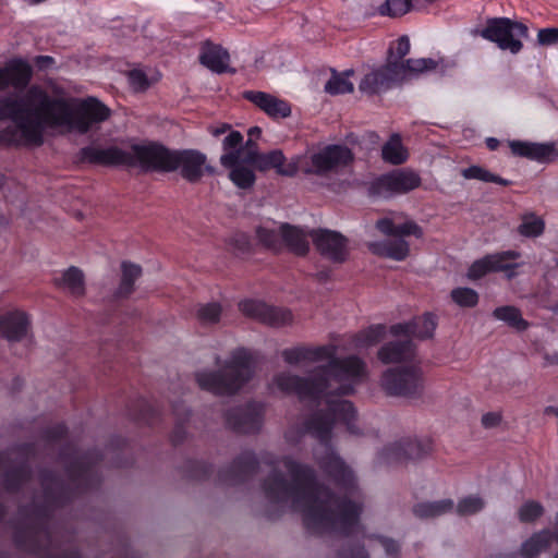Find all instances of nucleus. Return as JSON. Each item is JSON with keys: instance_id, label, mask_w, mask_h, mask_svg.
<instances>
[{"instance_id": "1", "label": "nucleus", "mask_w": 558, "mask_h": 558, "mask_svg": "<svg viewBox=\"0 0 558 558\" xmlns=\"http://www.w3.org/2000/svg\"><path fill=\"white\" fill-rule=\"evenodd\" d=\"M289 365L328 361L310 377L282 372L274 377V386L286 395H295L300 400H317L324 396L330 413H314L305 422V430L325 445V453L317 456L319 468L332 478L337 486L348 492L356 488L352 469L328 446L335 421L343 422L351 434H360L354 424L356 413L352 402L333 400L332 396H345L366 374L365 363L357 356L336 357V347H294L282 351Z\"/></svg>"}, {"instance_id": "2", "label": "nucleus", "mask_w": 558, "mask_h": 558, "mask_svg": "<svg viewBox=\"0 0 558 558\" xmlns=\"http://www.w3.org/2000/svg\"><path fill=\"white\" fill-rule=\"evenodd\" d=\"M262 462L270 468L263 481L265 498L280 508L289 507L303 514L306 529L313 534L349 536L361 527V501L335 496L316 483L315 471L292 457L263 456Z\"/></svg>"}, {"instance_id": "3", "label": "nucleus", "mask_w": 558, "mask_h": 558, "mask_svg": "<svg viewBox=\"0 0 558 558\" xmlns=\"http://www.w3.org/2000/svg\"><path fill=\"white\" fill-rule=\"evenodd\" d=\"M110 109L89 97L74 105L70 99L50 97L39 85H32L21 97L10 94L0 98V121L10 120L1 138L15 145L40 146L46 128H64L85 134L110 117Z\"/></svg>"}, {"instance_id": "4", "label": "nucleus", "mask_w": 558, "mask_h": 558, "mask_svg": "<svg viewBox=\"0 0 558 558\" xmlns=\"http://www.w3.org/2000/svg\"><path fill=\"white\" fill-rule=\"evenodd\" d=\"M146 161V171L172 172L180 171L183 179L190 183L198 182L204 171L213 172L206 165V156L195 149L169 150L157 144H149L148 149L142 151Z\"/></svg>"}, {"instance_id": "5", "label": "nucleus", "mask_w": 558, "mask_h": 558, "mask_svg": "<svg viewBox=\"0 0 558 558\" xmlns=\"http://www.w3.org/2000/svg\"><path fill=\"white\" fill-rule=\"evenodd\" d=\"M253 376V360L243 349L232 353L220 372L196 374L198 386L215 395H233Z\"/></svg>"}, {"instance_id": "6", "label": "nucleus", "mask_w": 558, "mask_h": 558, "mask_svg": "<svg viewBox=\"0 0 558 558\" xmlns=\"http://www.w3.org/2000/svg\"><path fill=\"white\" fill-rule=\"evenodd\" d=\"M380 387L391 397L418 399L425 390V376L420 363L390 367L380 378Z\"/></svg>"}, {"instance_id": "7", "label": "nucleus", "mask_w": 558, "mask_h": 558, "mask_svg": "<svg viewBox=\"0 0 558 558\" xmlns=\"http://www.w3.org/2000/svg\"><path fill=\"white\" fill-rule=\"evenodd\" d=\"M15 543L19 547L38 555L39 558H78L76 551L61 548L56 544L51 532L43 524L19 530L15 534Z\"/></svg>"}, {"instance_id": "8", "label": "nucleus", "mask_w": 558, "mask_h": 558, "mask_svg": "<svg viewBox=\"0 0 558 558\" xmlns=\"http://www.w3.org/2000/svg\"><path fill=\"white\" fill-rule=\"evenodd\" d=\"M148 149V145H132L130 149L124 150L117 146L107 148L88 146L81 149V159L94 165L110 167H140L146 171V159L142 157V151Z\"/></svg>"}, {"instance_id": "9", "label": "nucleus", "mask_w": 558, "mask_h": 558, "mask_svg": "<svg viewBox=\"0 0 558 558\" xmlns=\"http://www.w3.org/2000/svg\"><path fill=\"white\" fill-rule=\"evenodd\" d=\"M353 160L351 149L343 145H327L322 149L305 156L300 161V168L305 174L327 177L338 172Z\"/></svg>"}, {"instance_id": "10", "label": "nucleus", "mask_w": 558, "mask_h": 558, "mask_svg": "<svg viewBox=\"0 0 558 558\" xmlns=\"http://www.w3.org/2000/svg\"><path fill=\"white\" fill-rule=\"evenodd\" d=\"M527 33V27L521 22L508 17H494L487 20L486 26L480 35L496 43L501 50L518 53L523 47L521 38H526Z\"/></svg>"}, {"instance_id": "11", "label": "nucleus", "mask_w": 558, "mask_h": 558, "mask_svg": "<svg viewBox=\"0 0 558 558\" xmlns=\"http://www.w3.org/2000/svg\"><path fill=\"white\" fill-rule=\"evenodd\" d=\"M310 238L316 251L333 264H343L350 255L349 240L338 231L329 229H314Z\"/></svg>"}, {"instance_id": "12", "label": "nucleus", "mask_w": 558, "mask_h": 558, "mask_svg": "<svg viewBox=\"0 0 558 558\" xmlns=\"http://www.w3.org/2000/svg\"><path fill=\"white\" fill-rule=\"evenodd\" d=\"M421 185L420 175L412 170H393L376 179L371 187L372 195L389 197L395 194H404Z\"/></svg>"}, {"instance_id": "13", "label": "nucleus", "mask_w": 558, "mask_h": 558, "mask_svg": "<svg viewBox=\"0 0 558 558\" xmlns=\"http://www.w3.org/2000/svg\"><path fill=\"white\" fill-rule=\"evenodd\" d=\"M392 58L393 50L391 48L388 51L386 64L371 71L361 80L359 84L360 92L375 95L390 88L393 83L401 82L400 74L402 73V68L396 61H392Z\"/></svg>"}, {"instance_id": "14", "label": "nucleus", "mask_w": 558, "mask_h": 558, "mask_svg": "<svg viewBox=\"0 0 558 558\" xmlns=\"http://www.w3.org/2000/svg\"><path fill=\"white\" fill-rule=\"evenodd\" d=\"M264 408L260 403L236 407L226 413V424L238 433H256L263 424Z\"/></svg>"}, {"instance_id": "15", "label": "nucleus", "mask_w": 558, "mask_h": 558, "mask_svg": "<svg viewBox=\"0 0 558 558\" xmlns=\"http://www.w3.org/2000/svg\"><path fill=\"white\" fill-rule=\"evenodd\" d=\"M239 306L244 315L271 327H282L292 323V313L287 308L274 307L253 300L243 301Z\"/></svg>"}, {"instance_id": "16", "label": "nucleus", "mask_w": 558, "mask_h": 558, "mask_svg": "<svg viewBox=\"0 0 558 558\" xmlns=\"http://www.w3.org/2000/svg\"><path fill=\"white\" fill-rule=\"evenodd\" d=\"M33 76L31 64L23 59H12L0 68V90L13 87L22 90L27 87Z\"/></svg>"}, {"instance_id": "17", "label": "nucleus", "mask_w": 558, "mask_h": 558, "mask_svg": "<svg viewBox=\"0 0 558 558\" xmlns=\"http://www.w3.org/2000/svg\"><path fill=\"white\" fill-rule=\"evenodd\" d=\"M376 228L388 236H409L417 239L423 236V229L412 219L401 213H393L376 221Z\"/></svg>"}, {"instance_id": "18", "label": "nucleus", "mask_w": 558, "mask_h": 558, "mask_svg": "<svg viewBox=\"0 0 558 558\" xmlns=\"http://www.w3.org/2000/svg\"><path fill=\"white\" fill-rule=\"evenodd\" d=\"M31 328L28 315L20 310L0 315V335L8 341L19 342L26 338Z\"/></svg>"}, {"instance_id": "19", "label": "nucleus", "mask_w": 558, "mask_h": 558, "mask_svg": "<svg viewBox=\"0 0 558 558\" xmlns=\"http://www.w3.org/2000/svg\"><path fill=\"white\" fill-rule=\"evenodd\" d=\"M509 146L513 155L539 162H549L558 159V149L554 143L512 141L509 143Z\"/></svg>"}, {"instance_id": "20", "label": "nucleus", "mask_w": 558, "mask_h": 558, "mask_svg": "<svg viewBox=\"0 0 558 558\" xmlns=\"http://www.w3.org/2000/svg\"><path fill=\"white\" fill-rule=\"evenodd\" d=\"M243 97L274 119L287 118L291 114L290 105L271 94L246 90L243 93Z\"/></svg>"}, {"instance_id": "21", "label": "nucleus", "mask_w": 558, "mask_h": 558, "mask_svg": "<svg viewBox=\"0 0 558 558\" xmlns=\"http://www.w3.org/2000/svg\"><path fill=\"white\" fill-rule=\"evenodd\" d=\"M229 52L219 45H215L209 40L203 43L199 54V62L210 71L221 74L226 72L234 73L229 68Z\"/></svg>"}, {"instance_id": "22", "label": "nucleus", "mask_w": 558, "mask_h": 558, "mask_svg": "<svg viewBox=\"0 0 558 558\" xmlns=\"http://www.w3.org/2000/svg\"><path fill=\"white\" fill-rule=\"evenodd\" d=\"M257 466L258 461L254 453L245 451L233 461L229 470L222 472L221 481L227 484L240 483L254 474Z\"/></svg>"}, {"instance_id": "23", "label": "nucleus", "mask_w": 558, "mask_h": 558, "mask_svg": "<svg viewBox=\"0 0 558 558\" xmlns=\"http://www.w3.org/2000/svg\"><path fill=\"white\" fill-rule=\"evenodd\" d=\"M255 169L263 172L274 169L280 175L293 177L296 174L299 167L295 162L286 163L282 150L274 149L266 154L259 153Z\"/></svg>"}, {"instance_id": "24", "label": "nucleus", "mask_w": 558, "mask_h": 558, "mask_svg": "<svg viewBox=\"0 0 558 558\" xmlns=\"http://www.w3.org/2000/svg\"><path fill=\"white\" fill-rule=\"evenodd\" d=\"M415 345L411 340L391 341L383 345L378 351V359L385 364L413 361Z\"/></svg>"}, {"instance_id": "25", "label": "nucleus", "mask_w": 558, "mask_h": 558, "mask_svg": "<svg viewBox=\"0 0 558 558\" xmlns=\"http://www.w3.org/2000/svg\"><path fill=\"white\" fill-rule=\"evenodd\" d=\"M282 245L284 244L292 253L303 256L307 254L310 244L307 238L310 232L306 233L304 230L283 223L280 227Z\"/></svg>"}, {"instance_id": "26", "label": "nucleus", "mask_w": 558, "mask_h": 558, "mask_svg": "<svg viewBox=\"0 0 558 558\" xmlns=\"http://www.w3.org/2000/svg\"><path fill=\"white\" fill-rule=\"evenodd\" d=\"M521 254L518 251H504L494 254H488V263L492 272L502 271L508 279L513 278L517 272L515 269L520 267L519 263L514 260L520 258Z\"/></svg>"}, {"instance_id": "27", "label": "nucleus", "mask_w": 558, "mask_h": 558, "mask_svg": "<svg viewBox=\"0 0 558 558\" xmlns=\"http://www.w3.org/2000/svg\"><path fill=\"white\" fill-rule=\"evenodd\" d=\"M396 63L402 68L400 74L401 81L408 80L411 76L424 74L427 72L435 71L444 63L441 58H420V59H407L405 61H396Z\"/></svg>"}, {"instance_id": "28", "label": "nucleus", "mask_w": 558, "mask_h": 558, "mask_svg": "<svg viewBox=\"0 0 558 558\" xmlns=\"http://www.w3.org/2000/svg\"><path fill=\"white\" fill-rule=\"evenodd\" d=\"M56 284L65 290L74 298H82L85 294V278L83 271L71 266L56 280Z\"/></svg>"}, {"instance_id": "29", "label": "nucleus", "mask_w": 558, "mask_h": 558, "mask_svg": "<svg viewBox=\"0 0 558 558\" xmlns=\"http://www.w3.org/2000/svg\"><path fill=\"white\" fill-rule=\"evenodd\" d=\"M555 538V533L548 530H543L534 533L529 539H526L520 549L523 558H536L541 553L546 550Z\"/></svg>"}, {"instance_id": "30", "label": "nucleus", "mask_w": 558, "mask_h": 558, "mask_svg": "<svg viewBox=\"0 0 558 558\" xmlns=\"http://www.w3.org/2000/svg\"><path fill=\"white\" fill-rule=\"evenodd\" d=\"M121 280L116 290L117 298H128L134 291L135 281L142 276V267L131 262L121 263Z\"/></svg>"}, {"instance_id": "31", "label": "nucleus", "mask_w": 558, "mask_h": 558, "mask_svg": "<svg viewBox=\"0 0 558 558\" xmlns=\"http://www.w3.org/2000/svg\"><path fill=\"white\" fill-rule=\"evenodd\" d=\"M429 450V444H423L416 439H405L395 445L392 454L398 460H415L426 456Z\"/></svg>"}, {"instance_id": "32", "label": "nucleus", "mask_w": 558, "mask_h": 558, "mask_svg": "<svg viewBox=\"0 0 558 558\" xmlns=\"http://www.w3.org/2000/svg\"><path fill=\"white\" fill-rule=\"evenodd\" d=\"M452 499H442L438 501H426L416 504L413 507V513L420 519H434L453 510Z\"/></svg>"}, {"instance_id": "33", "label": "nucleus", "mask_w": 558, "mask_h": 558, "mask_svg": "<svg viewBox=\"0 0 558 558\" xmlns=\"http://www.w3.org/2000/svg\"><path fill=\"white\" fill-rule=\"evenodd\" d=\"M259 150H250V148L239 147L234 151H229L220 157V163L225 168H231L235 165L253 166L255 168Z\"/></svg>"}, {"instance_id": "34", "label": "nucleus", "mask_w": 558, "mask_h": 558, "mask_svg": "<svg viewBox=\"0 0 558 558\" xmlns=\"http://www.w3.org/2000/svg\"><path fill=\"white\" fill-rule=\"evenodd\" d=\"M493 316L518 331H523L529 327V323L522 317L521 311L512 305L496 307L493 311Z\"/></svg>"}, {"instance_id": "35", "label": "nucleus", "mask_w": 558, "mask_h": 558, "mask_svg": "<svg viewBox=\"0 0 558 558\" xmlns=\"http://www.w3.org/2000/svg\"><path fill=\"white\" fill-rule=\"evenodd\" d=\"M381 157L391 165H401L408 158V153L402 145L399 134H392L389 141L383 146Z\"/></svg>"}, {"instance_id": "36", "label": "nucleus", "mask_w": 558, "mask_h": 558, "mask_svg": "<svg viewBox=\"0 0 558 558\" xmlns=\"http://www.w3.org/2000/svg\"><path fill=\"white\" fill-rule=\"evenodd\" d=\"M461 175L465 180H478L482 182L496 183V184L504 185V186H508L511 184V181H509L507 179H502L501 177L494 174L490 171H488L487 169H485L481 166H477V165H473V166H470L469 168L462 169Z\"/></svg>"}, {"instance_id": "37", "label": "nucleus", "mask_w": 558, "mask_h": 558, "mask_svg": "<svg viewBox=\"0 0 558 558\" xmlns=\"http://www.w3.org/2000/svg\"><path fill=\"white\" fill-rule=\"evenodd\" d=\"M41 485L47 505H58L63 494V485L60 481L53 474L45 473L41 475Z\"/></svg>"}, {"instance_id": "38", "label": "nucleus", "mask_w": 558, "mask_h": 558, "mask_svg": "<svg viewBox=\"0 0 558 558\" xmlns=\"http://www.w3.org/2000/svg\"><path fill=\"white\" fill-rule=\"evenodd\" d=\"M353 74V70H348L342 74L332 72L331 77L325 85V92L330 95H339L345 93H352L354 87L353 84L348 80V76Z\"/></svg>"}, {"instance_id": "39", "label": "nucleus", "mask_w": 558, "mask_h": 558, "mask_svg": "<svg viewBox=\"0 0 558 558\" xmlns=\"http://www.w3.org/2000/svg\"><path fill=\"white\" fill-rule=\"evenodd\" d=\"M545 222L533 213L522 216V222L518 227V232L525 238H536L543 234Z\"/></svg>"}, {"instance_id": "40", "label": "nucleus", "mask_w": 558, "mask_h": 558, "mask_svg": "<svg viewBox=\"0 0 558 558\" xmlns=\"http://www.w3.org/2000/svg\"><path fill=\"white\" fill-rule=\"evenodd\" d=\"M412 322L413 337L418 339H428L433 337L436 329L435 316L427 313L422 317H416Z\"/></svg>"}, {"instance_id": "41", "label": "nucleus", "mask_w": 558, "mask_h": 558, "mask_svg": "<svg viewBox=\"0 0 558 558\" xmlns=\"http://www.w3.org/2000/svg\"><path fill=\"white\" fill-rule=\"evenodd\" d=\"M385 335V326L376 325L359 332L354 337L356 348L371 347L377 343Z\"/></svg>"}, {"instance_id": "42", "label": "nucleus", "mask_w": 558, "mask_h": 558, "mask_svg": "<svg viewBox=\"0 0 558 558\" xmlns=\"http://www.w3.org/2000/svg\"><path fill=\"white\" fill-rule=\"evenodd\" d=\"M256 236L258 242L268 250L279 252L282 248L281 231L277 232L274 229L258 227L256 229Z\"/></svg>"}, {"instance_id": "43", "label": "nucleus", "mask_w": 558, "mask_h": 558, "mask_svg": "<svg viewBox=\"0 0 558 558\" xmlns=\"http://www.w3.org/2000/svg\"><path fill=\"white\" fill-rule=\"evenodd\" d=\"M230 180L240 189H248L255 182L254 171L245 166L235 165L230 168Z\"/></svg>"}, {"instance_id": "44", "label": "nucleus", "mask_w": 558, "mask_h": 558, "mask_svg": "<svg viewBox=\"0 0 558 558\" xmlns=\"http://www.w3.org/2000/svg\"><path fill=\"white\" fill-rule=\"evenodd\" d=\"M485 507V500L480 496H468L459 500L456 511L459 515H473L482 511Z\"/></svg>"}, {"instance_id": "45", "label": "nucleus", "mask_w": 558, "mask_h": 558, "mask_svg": "<svg viewBox=\"0 0 558 558\" xmlns=\"http://www.w3.org/2000/svg\"><path fill=\"white\" fill-rule=\"evenodd\" d=\"M452 301L460 307H474L478 303V294L466 287L456 288L450 293Z\"/></svg>"}, {"instance_id": "46", "label": "nucleus", "mask_w": 558, "mask_h": 558, "mask_svg": "<svg viewBox=\"0 0 558 558\" xmlns=\"http://www.w3.org/2000/svg\"><path fill=\"white\" fill-rule=\"evenodd\" d=\"M544 511L541 502L527 500L518 509V518L523 523H531L541 518Z\"/></svg>"}, {"instance_id": "47", "label": "nucleus", "mask_w": 558, "mask_h": 558, "mask_svg": "<svg viewBox=\"0 0 558 558\" xmlns=\"http://www.w3.org/2000/svg\"><path fill=\"white\" fill-rule=\"evenodd\" d=\"M412 3H414L413 0H386L380 5L379 12L391 17L401 16L411 10Z\"/></svg>"}, {"instance_id": "48", "label": "nucleus", "mask_w": 558, "mask_h": 558, "mask_svg": "<svg viewBox=\"0 0 558 558\" xmlns=\"http://www.w3.org/2000/svg\"><path fill=\"white\" fill-rule=\"evenodd\" d=\"M221 311L218 303L203 304L197 310V317L203 324H215L219 320Z\"/></svg>"}, {"instance_id": "49", "label": "nucleus", "mask_w": 558, "mask_h": 558, "mask_svg": "<svg viewBox=\"0 0 558 558\" xmlns=\"http://www.w3.org/2000/svg\"><path fill=\"white\" fill-rule=\"evenodd\" d=\"M409 243L403 239L388 241L387 257L395 260H403L409 256Z\"/></svg>"}, {"instance_id": "50", "label": "nucleus", "mask_w": 558, "mask_h": 558, "mask_svg": "<svg viewBox=\"0 0 558 558\" xmlns=\"http://www.w3.org/2000/svg\"><path fill=\"white\" fill-rule=\"evenodd\" d=\"M489 272H492V271H490V267H489V263H488V257L486 255L483 258L475 260L470 266L466 276L471 280H476V279L484 277L485 275H487Z\"/></svg>"}, {"instance_id": "51", "label": "nucleus", "mask_w": 558, "mask_h": 558, "mask_svg": "<svg viewBox=\"0 0 558 558\" xmlns=\"http://www.w3.org/2000/svg\"><path fill=\"white\" fill-rule=\"evenodd\" d=\"M129 84L134 92H144L149 87L147 75L141 70H132L128 74Z\"/></svg>"}, {"instance_id": "52", "label": "nucleus", "mask_w": 558, "mask_h": 558, "mask_svg": "<svg viewBox=\"0 0 558 558\" xmlns=\"http://www.w3.org/2000/svg\"><path fill=\"white\" fill-rule=\"evenodd\" d=\"M410 38L408 35L399 37L388 49V51L391 48L393 50L392 61H404L403 58L410 52Z\"/></svg>"}, {"instance_id": "53", "label": "nucleus", "mask_w": 558, "mask_h": 558, "mask_svg": "<svg viewBox=\"0 0 558 558\" xmlns=\"http://www.w3.org/2000/svg\"><path fill=\"white\" fill-rule=\"evenodd\" d=\"M537 41L539 45L549 46L558 43V28H543L538 31Z\"/></svg>"}, {"instance_id": "54", "label": "nucleus", "mask_w": 558, "mask_h": 558, "mask_svg": "<svg viewBox=\"0 0 558 558\" xmlns=\"http://www.w3.org/2000/svg\"><path fill=\"white\" fill-rule=\"evenodd\" d=\"M243 136L239 131H231L223 140L222 146L223 149L229 151H234L242 144Z\"/></svg>"}, {"instance_id": "55", "label": "nucleus", "mask_w": 558, "mask_h": 558, "mask_svg": "<svg viewBox=\"0 0 558 558\" xmlns=\"http://www.w3.org/2000/svg\"><path fill=\"white\" fill-rule=\"evenodd\" d=\"M86 458H80L72 463L68 470L71 478L76 480L80 477H86L88 469L86 468Z\"/></svg>"}, {"instance_id": "56", "label": "nucleus", "mask_w": 558, "mask_h": 558, "mask_svg": "<svg viewBox=\"0 0 558 558\" xmlns=\"http://www.w3.org/2000/svg\"><path fill=\"white\" fill-rule=\"evenodd\" d=\"M376 538L383 545L387 555L398 556L400 546L395 539L385 536H377Z\"/></svg>"}, {"instance_id": "57", "label": "nucleus", "mask_w": 558, "mask_h": 558, "mask_svg": "<svg viewBox=\"0 0 558 558\" xmlns=\"http://www.w3.org/2000/svg\"><path fill=\"white\" fill-rule=\"evenodd\" d=\"M502 416L498 412H488L482 416V425L485 428H494L500 424Z\"/></svg>"}, {"instance_id": "58", "label": "nucleus", "mask_w": 558, "mask_h": 558, "mask_svg": "<svg viewBox=\"0 0 558 558\" xmlns=\"http://www.w3.org/2000/svg\"><path fill=\"white\" fill-rule=\"evenodd\" d=\"M390 333L396 337L401 335L413 337L412 322L392 325L390 327Z\"/></svg>"}, {"instance_id": "59", "label": "nucleus", "mask_w": 558, "mask_h": 558, "mask_svg": "<svg viewBox=\"0 0 558 558\" xmlns=\"http://www.w3.org/2000/svg\"><path fill=\"white\" fill-rule=\"evenodd\" d=\"M388 241L373 242L368 244V248L372 253L387 257Z\"/></svg>"}, {"instance_id": "60", "label": "nucleus", "mask_w": 558, "mask_h": 558, "mask_svg": "<svg viewBox=\"0 0 558 558\" xmlns=\"http://www.w3.org/2000/svg\"><path fill=\"white\" fill-rule=\"evenodd\" d=\"M339 558H369L368 554L364 549V547H359L355 550H352L350 555H347L344 553H341L339 555Z\"/></svg>"}, {"instance_id": "61", "label": "nucleus", "mask_w": 558, "mask_h": 558, "mask_svg": "<svg viewBox=\"0 0 558 558\" xmlns=\"http://www.w3.org/2000/svg\"><path fill=\"white\" fill-rule=\"evenodd\" d=\"M35 62L40 69H45L53 64L54 60L50 56H38L36 57Z\"/></svg>"}, {"instance_id": "62", "label": "nucleus", "mask_w": 558, "mask_h": 558, "mask_svg": "<svg viewBox=\"0 0 558 558\" xmlns=\"http://www.w3.org/2000/svg\"><path fill=\"white\" fill-rule=\"evenodd\" d=\"M65 434V427L63 425H57L54 426L49 433V438H58L62 437Z\"/></svg>"}, {"instance_id": "63", "label": "nucleus", "mask_w": 558, "mask_h": 558, "mask_svg": "<svg viewBox=\"0 0 558 558\" xmlns=\"http://www.w3.org/2000/svg\"><path fill=\"white\" fill-rule=\"evenodd\" d=\"M544 359L547 365H558V352H555L553 354L546 353L544 355Z\"/></svg>"}, {"instance_id": "64", "label": "nucleus", "mask_w": 558, "mask_h": 558, "mask_svg": "<svg viewBox=\"0 0 558 558\" xmlns=\"http://www.w3.org/2000/svg\"><path fill=\"white\" fill-rule=\"evenodd\" d=\"M330 278V271L329 270H322L316 274V279L320 282L327 281Z\"/></svg>"}]
</instances>
